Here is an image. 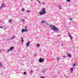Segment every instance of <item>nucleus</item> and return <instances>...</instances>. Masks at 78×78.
Returning a JSON list of instances; mask_svg holds the SVG:
<instances>
[{
	"instance_id": "nucleus-1",
	"label": "nucleus",
	"mask_w": 78,
	"mask_h": 78,
	"mask_svg": "<svg viewBox=\"0 0 78 78\" xmlns=\"http://www.w3.org/2000/svg\"><path fill=\"white\" fill-rule=\"evenodd\" d=\"M40 15H42L46 14V11L44 8L42 9L40 12L39 13Z\"/></svg>"
},
{
	"instance_id": "nucleus-2",
	"label": "nucleus",
	"mask_w": 78,
	"mask_h": 78,
	"mask_svg": "<svg viewBox=\"0 0 78 78\" xmlns=\"http://www.w3.org/2000/svg\"><path fill=\"white\" fill-rule=\"evenodd\" d=\"M50 27H52L53 30H54L55 31H59V30L55 26H50Z\"/></svg>"
},
{
	"instance_id": "nucleus-3",
	"label": "nucleus",
	"mask_w": 78,
	"mask_h": 78,
	"mask_svg": "<svg viewBox=\"0 0 78 78\" xmlns=\"http://www.w3.org/2000/svg\"><path fill=\"white\" fill-rule=\"evenodd\" d=\"M44 59H42V58H40L38 61L39 62L41 63L43 62H44Z\"/></svg>"
},
{
	"instance_id": "nucleus-4",
	"label": "nucleus",
	"mask_w": 78,
	"mask_h": 78,
	"mask_svg": "<svg viewBox=\"0 0 78 78\" xmlns=\"http://www.w3.org/2000/svg\"><path fill=\"white\" fill-rule=\"evenodd\" d=\"M27 31L28 29H22L21 30L22 33H23L24 31V32H27Z\"/></svg>"
},
{
	"instance_id": "nucleus-5",
	"label": "nucleus",
	"mask_w": 78,
	"mask_h": 78,
	"mask_svg": "<svg viewBox=\"0 0 78 78\" xmlns=\"http://www.w3.org/2000/svg\"><path fill=\"white\" fill-rule=\"evenodd\" d=\"M14 49V47H11L10 48V49H9L7 51V52H9V51H10V50H12V49Z\"/></svg>"
},
{
	"instance_id": "nucleus-6",
	"label": "nucleus",
	"mask_w": 78,
	"mask_h": 78,
	"mask_svg": "<svg viewBox=\"0 0 78 78\" xmlns=\"http://www.w3.org/2000/svg\"><path fill=\"white\" fill-rule=\"evenodd\" d=\"M30 42L29 41L26 44L27 47H28V46H29V45H30Z\"/></svg>"
},
{
	"instance_id": "nucleus-7",
	"label": "nucleus",
	"mask_w": 78,
	"mask_h": 78,
	"mask_svg": "<svg viewBox=\"0 0 78 78\" xmlns=\"http://www.w3.org/2000/svg\"><path fill=\"white\" fill-rule=\"evenodd\" d=\"M15 37H12V38L10 39H10H12V40L14 39V38H15Z\"/></svg>"
},
{
	"instance_id": "nucleus-8",
	"label": "nucleus",
	"mask_w": 78,
	"mask_h": 78,
	"mask_svg": "<svg viewBox=\"0 0 78 78\" xmlns=\"http://www.w3.org/2000/svg\"><path fill=\"white\" fill-rule=\"evenodd\" d=\"M68 55L69 57H71V54H68Z\"/></svg>"
},
{
	"instance_id": "nucleus-9",
	"label": "nucleus",
	"mask_w": 78,
	"mask_h": 78,
	"mask_svg": "<svg viewBox=\"0 0 78 78\" xmlns=\"http://www.w3.org/2000/svg\"><path fill=\"white\" fill-rule=\"evenodd\" d=\"M3 4H2L1 7H0V8H3Z\"/></svg>"
},
{
	"instance_id": "nucleus-10",
	"label": "nucleus",
	"mask_w": 78,
	"mask_h": 78,
	"mask_svg": "<svg viewBox=\"0 0 78 78\" xmlns=\"http://www.w3.org/2000/svg\"><path fill=\"white\" fill-rule=\"evenodd\" d=\"M37 47H39L40 46V44H37Z\"/></svg>"
},
{
	"instance_id": "nucleus-11",
	"label": "nucleus",
	"mask_w": 78,
	"mask_h": 78,
	"mask_svg": "<svg viewBox=\"0 0 78 78\" xmlns=\"http://www.w3.org/2000/svg\"><path fill=\"white\" fill-rule=\"evenodd\" d=\"M26 12H30V10H27L26 11Z\"/></svg>"
},
{
	"instance_id": "nucleus-12",
	"label": "nucleus",
	"mask_w": 78,
	"mask_h": 78,
	"mask_svg": "<svg viewBox=\"0 0 78 78\" xmlns=\"http://www.w3.org/2000/svg\"><path fill=\"white\" fill-rule=\"evenodd\" d=\"M73 69H74V67L72 68H71L70 69H71V70H72V71H73Z\"/></svg>"
},
{
	"instance_id": "nucleus-13",
	"label": "nucleus",
	"mask_w": 78,
	"mask_h": 78,
	"mask_svg": "<svg viewBox=\"0 0 78 78\" xmlns=\"http://www.w3.org/2000/svg\"><path fill=\"white\" fill-rule=\"evenodd\" d=\"M12 19L10 20H9L8 21V22H11V21H12Z\"/></svg>"
},
{
	"instance_id": "nucleus-14",
	"label": "nucleus",
	"mask_w": 78,
	"mask_h": 78,
	"mask_svg": "<svg viewBox=\"0 0 78 78\" xmlns=\"http://www.w3.org/2000/svg\"><path fill=\"white\" fill-rule=\"evenodd\" d=\"M76 65V63H75L73 65V67H74V66H75Z\"/></svg>"
},
{
	"instance_id": "nucleus-15",
	"label": "nucleus",
	"mask_w": 78,
	"mask_h": 78,
	"mask_svg": "<svg viewBox=\"0 0 78 78\" xmlns=\"http://www.w3.org/2000/svg\"><path fill=\"white\" fill-rule=\"evenodd\" d=\"M23 73L24 75H26L27 74V72H24Z\"/></svg>"
},
{
	"instance_id": "nucleus-16",
	"label": "nucleus",
	"mask_w": 78,
	"mask_h": 78,
	"mask_svg": "<svg viewBox=\"0 0 78 78\" xmlns=\"http://www.w3.org/2000/svg\"><path fill=\"white\" fill-rule=\"evenodd\" d=\"M24 10H25V9H22V11H24Z\"/></svg>"
},
{
	"instance_id": "nucleus-17",
	"label": "nucleus",
	"mask_w": 78,
	"mask_h": 78,
	"mask_svg": "<svg viewBox=\"0 0 78 78\" xmlns=\"http://www.w3.org/2000/svg\"><path fill=\"white\" fill-rule=\"evenodd\" d=\"M37 0V2H39V3H40V4H41V2H40V1H39V0Z\"/></svg>"
},
{
	"instance_id": "nucleus-18",
	"label": "nucleus",
	"mask_w": 78,
	"mask_h": 78,
	"mask_svg": "<svg viewBox=\"0 0 78 78\" xmlns=\"http://www.w3.org/2000/svg\"><path fill=\"white\" fill-rule=\"evenodd\" d=\"M21 41H22V42H23V38H21Z\"/></svg>"
},
{
	"instance_id": "nucleus-19",
	"label": "nucleus",
	"mask_w": 78,
	"mask_h": 78,
	"mask_svg": "<svg viewBox=\"0 0 78 78\" xmlns=\"http://www.w3.org/2000/svg\"><path fill=\"white\" fill-rule=\"evenodd\" d=\"M24 19H23L21 20L22 22H24Z\"/></svg>"
},
{
	"instance_id": "nucleus-20",
	"label": "nucleus",
	"mask_w": 78,
	"mask_h": 78,
	"mask_svg": "<svg viewBox=\"0 0 78 78\" xmlns=\"http://www.w3.org/2000/svg\"><path fill=\"white\" fill-rule=\"evenodd\" d=\"M67 1L68 2H70V0H67Z\"/></svg>"
},
{
	"instance_id": "nucleus-21",
	"label": "nucleus",
	"mask_w": 78,
	"mask_h": 78,
	"mask_svg": "<svg viewBox=\"0 0 78 78\" xmlns=\"http://www.w3.org/2000/svg\"><path fill=\"white\" fill-rule=\"evenodd\" d=\"M62 57L63 58H66V57L65 56H63Z\"/></svg>"
},
{
	"instance_id": "nucleus-22",
	"label": "nucleus",
	"mask_w": 78,
	"mask_h": 78,
	"mask_svg": "<svg viewBox=\"0 0 78 78\" xmlns=\"http://www.w3.org/2000/svg\"><path fill=\"white\" fill-rule=\"evenodd\" d=\"M0 66H2V63H0Z\"/></svg>"
},
{
	"instance_id": "nucleus-23",
	"label": "nucleus",
	"mask_w": 78,
	"mask_h": 78,
	"mask_svg": "<svg viewBox=\"0 0 78 78\" xmlns=\"http://www.w3.org/2000/svg\"><path fill=\"white\" fill-rule=\"evenodd\" d=\"M69 37H70V38H71V39H72V36H69Z\"/></svg>"
},
{
	"instance_id": "nucleus-24",
	"label": "nucleus",
	"mask_w": 78,
	"mask_h": 78,
	"mask_svg": "<svg viewBox=\"0 0 78 78\" xmlns=\"http://www.w3.org/2000/svg\"><path fill=\"white\" fill-rule=\"evenodd\" d=\"M41 78H44V76L41 77Z\"/></svg>"
},
{
	"instance_id": "nucleus-25",
	"label": "nucleus",
	"mask_w": 78,
	"mask_h": 78,
	"mask_svg": "<svg viewBox=\"0 0 78 78\" xmlns=\"http://www.w3.org/2000/svg\"><path fill=\"white\" fill-rule=\"evenodd\" d=\"M0 28H3V27H2L0 26Z\"/></svg>"
},
{
	"instance_id": "nucleus-26",
	"label": "nucleus",
	"mask_w": 78,
	"mask_h": 78,
	"mask_svg": "<svg viewBox=\"0 0 78 78\" xmlns=\"http://www.w3.org/2000/svg\"><path fill=\"white\" fill-rule=\"evenodd\" d=\"M44 21H42V23H44Z\"/></svg>"
},
{
	"instance_id": "nucleus-27",
	"label": "nucleus",
	"mask_w": 78,
	"mask_h": 78,
	"mask_svg": "<svg viewBox=\"0 0 78 78\" xmlns=\"http://www.w3.org/2000/svg\"><path fill=\"white\" fill-rule=\"evenodd\" d=\"M27 28V27H25V29H26Z\"/></svg>"
},
{
	"instance_id": "nucleus-28",
	"label": "nucleus",
	"mask_w": 78,
	"mask_h": 78,
	"mask_svg": "<svg viewBox=\"0 0 78 78\" xmlns=\"http://www.w3.org/2000/svg\"><path fill=\"white\" fill-rule=\"evenodd\" d=\"M59 59V58H58L57 60H58Z\"/></svg>"
},
{
	"instance_id": "nucleus-29",
	"label": "nucleus",
	"mask_w": 78,
	"mask_h": 78,
	"mask_svg": "<svg viewBox=\"0 0 78 78\" xmlns=\"http://www.w3.org/2000/svg\"><path fill=\"white\" fill-rule=\"evenodd\" d=\"M69 20H72L71 19H69Z\"/></svg>"
},
{
	"instance_id": "nucleus-30",
	"label": "nucleus",
	"mask_w": 78,
	"mask_h": 78,
	"mask_svg": "<svg viewBox=\"0 0 78 78\" xmlns=\"http://www.w3.org/2000/svg\"><path fill=\"white\" fill-rule=\"evenodd\" d=\"M32 72H33V71L31 70V71H30V73H31Z\"/></svg>"
},
{
	"instance_id": "nucleus-31",
	"label": "nucleus",
	"mask_w": 78,
	"mask_h": 78,
	"mask_svg": "<svg viewBox=\"0 0 78 78\" xmlns=\"http://www.w3.org/2000/svg\"><path fill=\"white\" fill-rule=\"evenodd\" d=\"M69 37L71 36L70 34H69Z\"/></svg>"
},
{
	"instance_id": "nucleus-32",
	"label": "nucleus",
	"mask_w": 78,
	"mask_h": 78,
	"mask_svg": "<svg viewBox=\"0 0 78 78\" xmlns=\"http://www.w3.org/2000/svg\"><path fill=\"white\" fill-rule=\"evenodd\" d=\"M62 45H64V44H62Z\"/></svg>"
},
{
	"instance_id": "nucleus-33",
	"label": "nucleus",
	"mask_w": 78,
	"mask_h": 78,
	"mask_svg": "<svg viewBox=\"0 0 78 78\" xmlns=\"http://www.w3.org/2000/svg\"><path fill=\"white\" fill-rule=\"evenodd\" d=\"M46 23V24H47V25L48 24V23Z\"/></svg>"
},
{
	"instance_id": "nucleus-34",
	"label": "nucleus",
	"mask_w": 78,
	"mask_h": 78,
	"mask_svg": "<svg viewBox=\"0 0 78 78\" xmlns=\"http://www.w3.org/2000/svg\"><path fill=\"white\" fill-rule=\"evenodd\" d=\"M42 3L43 4H44V2H43Z\"/></svg>"
},
{
	"instance_id": "nucleus-35",
	"label": "nucleus",
	"mask_w": 78,
	"mask_h": 78,
	"mask_svg": "<svg viewBox=\"0 0 78 78\" xmlns=\"http://www.w3.org/2000/svg\"><path fill=\"white\" fill-rule=\"evenodd\" d=\"M0 22H1V21L0 20Z\"/></svg>"
}]
</instances>
